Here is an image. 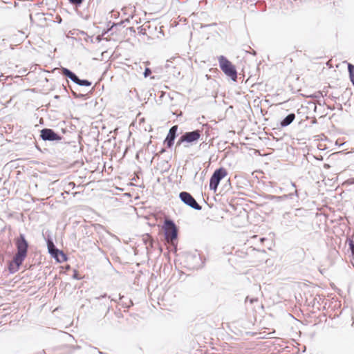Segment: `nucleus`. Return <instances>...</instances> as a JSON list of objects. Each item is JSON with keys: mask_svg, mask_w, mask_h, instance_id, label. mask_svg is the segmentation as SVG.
Returning <instances> with one entry per match:
<instances>
[{"mask_svg": "<svg viewBox=\"0 0 354 354\" xmlns=\"http://www.w3.org/2000/svg\"><path fill=\"white\" fill-rule=\"evenodd\" d=\"M15 244L17 252L8 265V270L10 273H15L19 270L28 254V243L24 234H20L15 239Z\"/></svg>", "mask_w": 354, "mask_h": 354, "instance_id": "1", "label": "nucleus"}, {"mask_svg": "<svg viewBox=\"0 0 354 354\" xmlns=\"http://www.w3.org/2000/svg\"><path fill=\"white\" fill-rule=\"evenodd\" d=\"M162 229L167 242L174 245L178 236V229L175 223L171 220L165 219Z\"/></svg>", "mask_w": 354, "mask_h": 354, "instance_id": "2", "label": "nucleus"}, {"mask_svg": "<svg viewBox=\"0 0 354 354\" xmlns=\"http://www.w3.org/2000/svg\"><path fill=\"white\" fill-rule=\"evenodd\" d=\"M218 60L222 71L234 82H236L237 80V72L234 65L223 55L218 57Z\"/></svg>", "mask_w": 354, "mask_h": 354, "instance_id": "3", "label": "nucleus"}, {"mask_svg": "<svg viewBox=\"0 0 354 354\" xmlns=\"http://www.w3.org/2000/svg\"><path fill=\"white\" fill-rule=\"evenodd\" d=\"M227 175V172L225 168L221 167L216 169L210 178V189L216 192L221 180L225 178Z\"/></svg>", "mask_w": 354, "mask_h": 354, "instance_id": "4", "label": "nucleus"}, {"mask_svg": "<svg viewBox=\"0 0 354 354\" xmlns=\"http://www.w3.org/2000/svg\"><path fill=\"white\" fill-rule=\"evenodd\" d=\"M200 130H196L191 132L185 133L177 142V145H180L183 142L192 143L194 142H196L201 138Z\"/></svg>", "mask_w": 354, "mask_h": 354, "instance_id": "5", "label": "nucleus"}, {"mask_svg": "<svg viewBox=\"0 0 354 354\" xmlns=\"http://www.w3.org/2000/svg\"><path fill=\"white\" fill-rule=\"evenodd\" d=\"M180 200L187 205L196 210H201V206L196 201L194 197L187 192H182L179 194Z\"/></svg>", "mask_w": 354, "mask_h": 354, "instance_id": "6", "label": "nucleus"}, {"mask_svg": "<svg viewBox=\"0 0 354 354\" xmlns=\"http://www.w3.org/2000/svg\"><path fill=\"white\" fill-rule=\"evenodd\" d=\"M62 73L64 75L69 77L72 81L80 86H91V83L86 80H80L73 73L66 68H62Z\"/></svg>", "mask_w": 354, "mask_h": 354, "instance_id": "7", "label": "nucleus"}, {"mask_svg": "<svg viewBox=\"0 0 354 354\" xmlns=\"http://www.w3.org/2000/svg\"><path fill=\"white\" fill-rule=\"evenodd\" d=\"M41 138L44 140H60L61 137L50 129H44L41 131Z\"/></svg>", "mask_w": 354, "mask_h": 354, "instance_id": "8", "label": "nucleus"}, {"mask_svg": "<svg viewBox=\"0 0 354 354\" xmlns=\"http://www.w3.org/2000/svg\"><path fill=\"white\" fill-rule=\"evenodd\" d=\"M178 126H173L169 131V133L165 140V143H166L167 147L170 148L173 144L176 138V132L178 131Z\"/></svg>", "mask_w": 354, "mask_h": 354, "instance_id": "9", "label": "nucleus"}, {"mask_svg": "<svg viewBox=\"0 0 354 354\" xmlns=\"http://www.w3.org/2000/svg\"><path fill=\"white\" fill-rule=\"evenodd\" d=\"M51 256L54 257L58 263H63L67 261L66 255L64 253L63 251L59 250H57V252Z\"/></svg>", "mask_w": 354, "mask_h": 354, "instance_id": "10", "label": "nucleus"}, {"mask_svg": "<svg viewBox=\"0 0 354 354\" xmlns=\"http://www.w3.org/2000/svg\"><path fill=\"white\" fill-rule=\"evenodd\" d=\"M295 118V113H290L281 122V127H286L289 125L290 123L292 122V121Z\"/></svg>", "mask_w": 354, "mask_h": 354, "instance_id": "11", "label": "nucleus"}, {"mask_svg": "<svg viewBox=\"0 0 354 354\" xmlns=\"http://www.w3.org/2000/svg\"><path fill=\"white\" fill-rule=\"evenodd\" d=\"M47 246H48V252L51 255H53L54 253L57 252L58 249L55 248V246L52 241H50V240L48 241Z\"/></svg>", "mask_w": 354, "mask_h": 354, "instance_id": "12", "label": "nucleus"}, {"mask_svg": "<svg viewBox=\"0 0 354 354\" xmlns=\"http://www.w3.org/2000/svg\"><path fill=\"white\" fill-rule=\"evenodd\" d=\"M348 69L349 72V76L351 81L352 82L353 86H354V66L351 64H349L348 66Z\"/></svg>", "mask_w": 354, "mask_h": 354, "instance_id": "13", "label": "nucleus"}, {"mask_svg": "<svg viewBox=\"0 0 354 354\" xmlns=\"http://www.w3.org/2000/svg\"><path fill=\"white\" fill-rule=\"evenodd\" d=\"M349 247L351 250L352 254L354 256V241H352V240L350 241Z\"/></svg>", "mask_w": 354, "mask_h": 354, "instance_id": "14", "label": "nucleus"}, {"mask_svg": "<svg viewBox=\"0 0 354 354\" xmlns=\"http://www.w3.org/2000/svg\"><path fill=\"white\" fill-rule=\"evenodd\" d=\"M151 73V71L149 68H146L145 73H144L145 77H148Z\"/></svg>", "mask_w": 354, "mask_h": 354, "instance_id": "15", "label": "nucleus"}, {"mask_svg": "<svg viewBox=\"0 0 354 354\" xmlns=\"http://www.w3.org/2000/svg\"><path fill=\"white\" fill-rule=\"evenodd\" d=\"M69 1L73 4H80L83 0H69Z\"/></svg>", "mask_w": 354, "mask_h": 354, "instance_id": "16", "label": "nucleus"}, {"mask_svg": "<svg viewBox=\"0 0 354 354\" xmlns=\"http://www.w3.org/2000/svg\"><path fill=\"white\" fill-rule=\"evenodd\" d=\"M262 261L261 260H251L250 261V263H253L254 266H257L259 263H260Z\"/></svg>", "mask_w": 354, "mask_h": 354, "instance_id": "17", "label": "nucleus"}, {"mask_svg": "<svg viewBox=\"0 0 354 354\" xmlns=\"http://www.w3.org/2000/svg\"><path fill=\"white\" fill-rule=\"evenodd\" d=\"M68 185L71 186L72 187H75V183L73 182H71V183H69Z\"/></svg>", "mask_w": 354, "mask_h": 354, "instance_id": "18", "label": "nucleus"}, {"mask_svg": "<svg viewBox=\"0 0 354 354\" xmlns=\"http://www.w3.org/2000/svg\"><path fill=\"white\" fill-rule=\"evenodd\" d=\"M266 240V239H265V238H261V239H260V241H261V243H263Z\"/></svg>", "mask_w": 354, "mask_h": 354, "instance_id": "19", "label": "nucleus"}, {"mask_svg": "<svg viewBox=\"0 0 354 354\" xmlns=\"http://www.w3.org/2000/svg\"><path fill=\"white\" fill-rule=\"evenodd\" d=\"M257 235H254V236H252V239H255V238H257Z\"/></svg>", "mask_w": 354, "mask_h": 354, "instance_id": "20", "label": "nucleus"}]
</instances>
